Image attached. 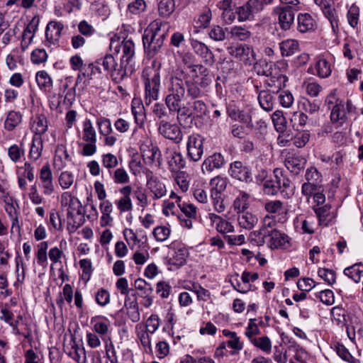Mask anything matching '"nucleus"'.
I'll list each match as a JSON object with an SVG mask.
<instances>
[{
	"label": "nucleus",
	"instance_id": "obj_1",
	"mask_svg": "<svg viewBox=\"0 0 363 363\" xmlns=\"http://www.w3.org/2000/svg\"><path fill=\"white\" fill-rule=\"evenodd\" d=\"M167 26L166 23L155 20L145 30L143 43L149 55H155L163 45L167 35Z\"/></svg>",
	"mask_w": 363,
	"mask_h": 363
},
{
	"label": "nucleus",
	"instance_id": "obj_2",
	"mask_svg": "<svg viewBox=\"0 0 363 363\" xmlns=\"http://www.w3.org/2000/svg\"><path fill=\"white\" fill-rule=\"evenodd\" d=\"M61 206L67 211L68 229L74 232L85 221L84 211L79 200L69 191L60 197Z\"/></svg>",
	"mask_w": 363,
	"mask_h": 363
},
{
	"label": "nucleus",
	"instance_id": "obj_3",
	"mask_svg": "<svg viewBox=\"0 0 363 363\" xmlns=\"http://www.w3.org/2000/svg\"><path fill=\"white\" fill-rule=\"evenodd\" d=\"M161 65L154 60L151 65L145 67L143 71L142 79L145 86V104L150 106L153 101L159 98L160 89Z\"/></svg>",
	"mask_w": 363,
	"mask_h": 363
},
{
	"label": "nucleus",
	"instance_id": "obj_4",
	"mask_svg": "<svg viewBox=\"0 0 363 363\" xmlns=\"http://www.w3.org/2000/svg\"><path fill=\"white\" fill-rule=\"evenodd\" d=\"M274 179H267L263 183V191L265 194L274 196L279 193L284 199L291 198L294 194L295 187L291 180L284 174L281 168L274 169Z\"/></svg>",
	"mask_w": 363,
	"mask_h": 363
},
{
	"label": "nucleus",
	"instance_id": "obj_5",
	"mask_svg": "<svg viewBox=\"0 0 363 363\" xmlns=\"http://www.w3.org/2000/svg\"><path fill=\"white\" fill-rule=\"evenodd\" d=\"M186 74L182 69H177L169 78L167 85V94L165 97V104L169 106L181 104L185 97L186 84L184 80Z\"/></svg>",
	"mask_w": 363,
	"mask_h": 363
},
{
	"label": "nucleus",
	"instance_id": "obj_6",
	"mask_svg": "<svg viewBox=\"0 0 363 363\" xmlns=\"http://www.w3.org/2000/svg\"><path fill=\"white\" fill-rule=\"evenodd\" d=\"M82 140L79 146L82 149L80 154L84 157L91 156L96 152V133L89 119H85L82 123V133H78Z\"/></svg>",
	"mask_w": 363,
	"mask_h": 363
},
{
	"label": "nucleus",
	"instance_id": "obj_7",
	"mask_svg": "<svg viewBox=\"0 0 363 363\" xmlns=\"http://www.w3.org/2000/svg\"><path fill=\"white\" fill-rule=\"evenodd\" d=\"M120 53H121L120 57L121 69L118 70V74L121 75L122 79L127 74V70L131 69V67H128V64L135 53L133 42L131 40H123L115 48V54L118 55Z\"/></svg>",
	"mask_w": 363,
	"mask_h": 363
},
{
	"label": "nucleus",
	"instance_id": "obj_8",
	"mask_svg": "<svg viewBox=\"0 0 363 363\" xmlns=\"http://www.w3.org/2000/svg\"><path fill=\"white\" fill-rule=\"evenodd\" d=\"M228 52L239 59L246 65H251L256 61V54L252 46L246 44H237L227 48Z\"/></svg>",
	"mask_w": 363,
	"mask_h": 363
},
{
	"label": "nucleus",
	"instance_id": "obj_9",
	"mask_svg": "<svg viewBox=\"0 0 363 363\" xmlns=\"http://www.w3.org/2000/svg\"><path fill=\"white\" fill-rule=\"evenodd\" d=\"M188 158L193 162L201 160L203 154V138L198 133L189 135L186 142Z\"/></svg>",
	"mask_w": 363,
	"mask_h": 363
},
{
	"label": "nucleus",
	"instance_id": "obj_10",
	"mask_svg": "<svg viewBox=\"0 0 363 363\" xmlns=\"http://www.w3.org/2000/svg\"><path fill=\"white\" fill-rule=\"evenodd\" d=\"M296 9L291 6H277L273 13L278 16L279 24L282 30H287L294 24Z\"/></svg>",
	"mask_w": 363,
	"mask_h": 363
},
{
	"label": "nucleus",
	"instance_id": "obj_11",
	"mask_svg": "<svg viewBox=\"0 0 363 363\" xmlns=\"http://www.w3.org/2000/svg\"><path fill=\"white\" fill-rule=\"evenodd\" d=\"M158 131L165 138L179 144L183 140L180 128L175 123H170L166 120H161L158 124Z\"/></svg>",
	"mask_w": 363,
	"mask_h": 363
},
{
	"label": "nucleus",
	"instance_id": "obj_12",
	"mask_svg": "<svg viewBox=\"0 0 363 363\" xmlns=\"http://www.w3.org/2000/svg\"><path fill=\"white\" fill-rule=\"evenodd\" d=\"M260 11H262V7L257 0H248L244 5L236 9L239 21L250 20Z\"/></svg>",
	"mask_w": 363,
	"mask_h": 363
},
{
	"label": "nucleus",
	"instance_id": "obj_13",
	"mask_svg": "<svg viewBox=\"0 0 363 363\" xmlns=\"http://www.w3.org/2000/svg\"><path fill=\"white\" fill-rule=\"evenodd\" d=\"M188 68L192 74L194 82L199 84L203 88L208 86L212 81L208 69L202 65H189Z\"/></svg>",
	"mask_w": 363,
	"mask_h": 363
},
{
	"label": "nucleus",
	"instance_id": "obj_14",
	"mask_svg": "<svg viewBox=\"0 0 363 363\" xmlns=\"http://www.w3.org/2000/svg\"><path fill=\"white\" fill-rule=\"evenodd\" d=\"M229 172L230 176L241 182L246 183L251 182L252 181L251 169L245 165L240 161H235L230 164L229 168Z\"/></svg>",
	"mask_w": 363,
	"mask_h": 363
},
{
	"label": "nucleus",
	"instance_id": "obj_15",
	"mask_svg": "<svg viewBox=\"0 0 363 363\" xmlns=\"http://www.w3.org/2000/svg\"><path fill=\"white\" fill-rule=\"evenodd\" d=\"M147 186L154 194V199H158L164 196L167 193L165 185L152 172L146 169Z\"/></svg>",
	"mask_w": 363,
	"mask_h": 363
},
{
	"label": "nucleus",
	"instance_id": "obj_16",
	"mask_svg": "<svg viewBox=\"0 0 363 363\" xmlns=\"http://www.w3.org/2000/svg\"><path fill=\"white\" fill-rule=\"evenodd\" d=\"M288 77L282 74H275L269 76V78L264 80V86L271 88L270 90L273 94L279 93L281 89L286 87Z\"/></svg>",
	"mask_w": 363,
	"mask_h": 363
},
{
	"label": "nucleus",
	"instance_id": "obj_17",
	"mask_svg": "<svg viewBox=\"0 0 363 363\" xmlns=\"http://www.w3.org/2000/svg\"><path fill=\"white\" fill-rule=\"evenodd\" d=\"M141 153L144 162L147 164H152L157 162L158 166L162 164V154L159 147L156 145H145L141 148Z\"/></svg>",
	"mask_w": 363,
	"mask_h": 363
},
{
	"label": "nucleus",
	"instance_id": "obj_18",
	"mask_svg": "<svg viewBox=\"0 0 363 363\" xmlns=\"http://www.w3.org/2000/svg\"><path fill=\"white\" fill-rule=\"evenodd\" d=\"M118 191L121 197L116 202L118 209L121 213L131 211L133 204L130 196L132 192V187L130 185H126L121 188Z\"/></svg>",
	"mask_w": 363,
	"mask_h": 363
},
{
	"label": "nucleus",
	"instance_id": "obj_19",
	"mask_svg": "<svg viewBox=\"0 0 363 363\" xmlns=\"http://www.w3.org/2000/svg\"><path fill=\"white\" fill-rule=\"evenodd\" d=\"M228 116L234 121H238L249 125H252V116L250 112L246 110H241L235 106L227 107Z\"/></svg>",
	"mask_w": 363,
	"mask_h": 363
},
{
	"label": "nucleus",
	"instance_id": "obj_20",
	"mask_svg": "<svg viewBox=\"0 0 363 363\" xmlns=\"http://www.w3.org/2000/svg\"><path fill=\"white\" fill-rule=\"evenodd\" d=\"M306 160L300 156L289 155L284 160V165L294 175H298L304 169Z\"/></svg>",
	"mask_w": 363,
	"mask_h": 363
},
{
	"label": "nucleus",
	"instance_id": "obj_21",
	"mask_svg": "<svg viewBox=\"0 0 363 363\" xmlns=\"http://www.w3.org/2000/svg\"><path fill=\"white\" fill-rule=\"evenodd\" d=\"M191 45L195 53L199 55L205 62L213 63L214 55L207 45L197 40H192Z\"/></svg>",
	"mask_w": 363,
	"mask_h": 363
},
{
	"label": "nucleus",
	"instance_id": "obj_22",
	"mask_svg": "<svg viewBox=\"0 0 363 363\" xmlns=\"http://www.w3.org/2000/svg\"><path fill=\"white\" fill-rule=\"evenodd\" d=\"M63 28L64 25L61 22L55 21L49 22L45 30L47 41L50 44H55L58 41Z\"/></svg>",
	"mask_w": 363,
	"mask_h": 363
},
{
	"label": "nucleus",
	"instance_id": "obj_23",
	"mask_svg": "<svg viewBox=\"0 0 363 363\" xmlns=\"http://www.w3.org/2000/svg\"><path fill=\"white\" fill-rule=\"evenodd\" d=\"M225 164L223 156L220 153H214L208 156L202 164V171L211 172L216 169L221 168Z\"/></svg>",
	"mask_w": 363,
	"mask_h": 363
},
{
	"label": "nucleus",
	"instance_id": "obj_24",
	"mask_svg": "<svg viewBox=\"0 0 363 363\" xmlns=\"http://www.w3.org/2000/svg\"><path fill=\"white\" fill-rule=\"evenodd\" d=\"M288 242V235L278 230L271 231V233L267 235V244L271 249H278Z\"/></svg>",
	"mask_w": 363,
	"mask_h": 363
},
{
	"label": "nucleus",
	"instance_id": "obj_25",
	"mask_svg": "<svg viewBox=\"0 0 363 363\" xmlns=\"http://www.w3.org/2000/svg\"><path fill=\"white\" fill-rule=\"evenodd\" d=\"M70 160V157L64 145H57L55 152L53 164L55 168L60 170L63 169L67 162Z\"/></svg>",
	"mask_w": 363,
	"mask_h": 363
},
{
	"label": "nucleus",
	"instance_id": "obj_26",
	"mask_svg": "<svg viewBox=\"0 0 363 363\" xmlns=\"http://www.w3.org/2000/svg\"><path fill=\"white\" fill-rule=\"evenodd\" d=\"M330 209L331 205L330 204L314 208V211L318 217L320 225L328 226L333 222L335 216L331 213Z\"/></svg>",
	"mask_w": 363,
	"mask_h": 363
},
{
	"label": "nucleus",
	"instance_id": "obj_27",
	"mask_svg": "<svg viewBox=\"0 0 363 363\" xmlns=\"http://www.w3.org/2000/svg\"><path fill=\"white\" fill-rule=\"evenodd\" d=\"M99 132L101 135L106 136V144L108 145H113V137L109 136L112 132L111 121L109 118L100 117L97 120Z\"/></svg>",
	"mask_w": 363,
	"mask_h": 363
},
{
	"label": "nucleus",
	"instance_id": "obj_28",
	"mask_svg": "<svg viewBox=\"0 0 363 363\" xmlns=\"http://www.w3.org/2000/svg\"><path fill=\"white\" fill-rule=\"evenodd\" d=\"M30 126L35 135H40L42 137V135L44 134L48 129V121L45 116L43 114H36L32 117Z\"/></svg>",
	"mask_w": 363,
	"mask_h": 363
},
{
	"label": "nucleus",
	"instance_id": "obj_29",
	"mask_svg": "<svg viewBox=\"0 0 363 363\" xmlns=\"http://www.w3.org/2000/svg\"><path fill=\"white\" fill-rule=\"evenodd\" d=\"M298 30L301 33H306L315 30L316 23L308 13H300L298 16Z\"/></svg>",
	"mask_w": 363,
	"mask_h": 363
},
{
	"label": "nucleus",
	"instance_id": "obj_30",
	"mask_svg": "<svg viewBox=\"0 0 363 363\" xmlns=\"http://www.w3.org/2000/svg\"><path fill=\"white\" fill-rule=\"evenodd\" d=\"M208 217L211 221L216 224V228L220 233L225 235L234 231L233 225L220 216L215 213H209Z\"/></svg>",
	"mask_w": 363,
	"mask_h": 363
},
{
	"label": "nucleus",
	"instance_id": "obj_31",
	"mask_svg": "<svg viewBox=\"0 0 363 363\" xmlns=\"http://www.w3.org/2000/svg\"><path fill=\"white\" fill-rule=\"evenodd\" d=\"M238 221L239 225L246 230H251L258 222L257 217L250 212L244 211L238 213Z\"/></svg>",
	"mask_w": 363,
	"mask_h": 363
},
{
	"label": "nucleus",
	"instance_id": "obj_32",
	"mask_svg": "<svg viewBox=\"0 0 363 363\" xmlns=\"http://www.w3.org/2000/svg\"><path fill=\"white\" fill-rule=\"evenodd\" d=\"M43 149V140L40 135H34L30 145L28 157L33 160H38L42 155Z\"/></svg>",
	"mask_w": 363,
	"mask_h": 363
},
{
	"label": "nucleus",
	"instance_id": "obj_33",
	"mask_svg": "<svg viewBox=\"0 0 363 363\" xmlns=\"http://www.w3.org/2000/svg\"><path fill=\"white\" fill-rule=\"evenodd\" d=\"M323 12L325 16L329 21L333 32L335 34H337L339 33V19L337 13L333 6L329 4H323L322 7Z\"/></svg>",
	"mask_w": 363,
	"mask_h": 363
},
{
	"label": "nucleus",
	"instance_id": "obj_34",
	"mask_svg": "<svg viewBox=\"0 0 363 363\" xmlns=\"http://www.w3.org/2000/svg\"><path fill=\"white\" fill-rule=\"evenodd\" d=\"M279 48L283 57H289L299 51V43L296 40L286 39L279 43Z\"/></svg>",
	"mask_w": 363,
	"mask_h": 363
},
{
	"label": "nucleus",
	"instance_id": "obj_35",
	"mask_svg": "<svg viewBox=\"0 0 363 363\" xmlns=\"http://www.w3.org/2000/svg\"><path fill=\"white\" fill-rule=\"evenodd\" d=\"M258 101L260 106L266 111H271L274 108L275 99L269 90H262L259 92Z\"/></svg>",
	"mask_w": 363,
	"mask_h": 363
},
{
	"label": "nucleus",
	"instance_id": "obj_36",
	"mask_svg": "<svg viewBox=\"0 0 363 363\" xmlns=\"http://www.w3.org/2000/svg\"><path fill=\"white\" fill-rule=\"evenodd\" d=\"M23 116L19 111H11L4 121V128L8 131L14 130L21 122Z\"/></svg>",
	"mask_w": 363,
	"mask_h": 363
},
{
	"label": "nucleus",
	"instance_id": "obj_37",
	"mask_svg": "<svg viewBox=\"0 0 363 363\" xmlns=\"http://www.w3.org/2000/svg\"><path fill=\"white\" fill-rule=\"evenodd\" d=\"M169 113H177V121L182 124L183 121H185L187 118L191 117V111L186 106H182L181 104H176L167 107Z\"/></svg>",
	"mask_w": 363,
	"mask_h": 363
},
{
	"label": "nucleus",
	"instance_id": "obj_38",
	"mask_svg": "<svg viewBox=\"0 0 363 363\" xmlns=\"http://www.w3.org/2000/svg\"><path fill=\"white\" fill-rule=\"evenodd\" d=\"M228 183V180L225 177L218 176L211 179L210 181L211 194L223 195L227 188Z\"/></svg>",
	"mask_w": 363,
	"mask_h": 363
},
{
	"label": "nucleus",
	"instance_id": "obj_39",
	"mask_svg": "<svg viewBox=\"0 0 363 363\" xmlns=\"http://www.w3.org/2000/svg\"><path fill=\"white\" fill-rule=\"evenodd\" d=\"M222 333L225 337L229 338L228 340L226 341V344L229 347L238 352L242 350L243 344L240 342V337L235 332L224 329Z\"/></svg>",
	"mask_w": 363,
	"mask_h": 363
},
{
	"label": "nucleus",
	"instance_id": "obj_40",
	"mask_svg": "<svg viewBox=\"0 0 363 363\" xmlns=\"http://www.w3.org/2000/svg\"><path fill=\"white\" fill-rule=\"evenodd\" d=\"M316 74L320 78L328 77L332 72L331 65L324 58H318L315 64Z\"/></svg>",
	"mask_w": 363,
	"mask_h": 363
},
{
	"label": "nucleus",
	"instance_id": "obj_41",
	"mask_svg": "<svg viewBox=\"0 0 363 363\" xmlns=\"http://www.w3.org/2000/svg\"><path fill=\"white\" fill-rule=\"evenodd\" d=\"M189 255L188 250L183 247L174 250V255L169 259V263L177 267H181L186 263Z\"/></svg>",
	"mask_w": 363,
	"mask_h": 363
},
{
	"label": "nucleus",
	"instance_id": "obj_42",
	"mask_svg": "<svg viewBox=\"0 0 363 363\" xmlns=\"http://www.w3.org/2000/svg\"><path fill=\"white\" fill-rule=\"evenodd\" d=\"M168 163L172 171H178L185 167L186 160L181 152L173 151L170 153Z\"/></svg>",
	"mask_w": 363,
	"mask_h": 363
},
{
	"label": "nucleus",
	"instance_id": "obj_43",
	"mask_svg": "<svg viewBox=\"0 0 363 363\" xmlns=\"http://www.w3.org/2000/svg\"><path fill=\"white\" fill-rule=\"evenodd\" d=\"M344 274L350 277L354 282H359L363 275V264L361 262L356 263L351 267L345 268L344 269Z\"/></svg>",
	"mask_w": 363,
	"mask_h": 363
},
{
	"label": "nucleus",
	"instance_id": "obj_44",
	"mask_svg": "<svg viewBox=\"0 0 363 363\" xmlns=\"http://www.w3.org/2000/svg\"><path fill=\"white\" fill-rule=\"evenodd\" d=\"M330 120L333 123L340 121L341 124L346 121V111L342 102L333 106L330 113Z\"/></svg>",
	"mask_w": 363,
	"mask_h": 363
},
{
	"label": "nucleus",
	"instance_id": "obj_45",
	"mask_svg": "<svg viewBox=\"0 0 363 363\" xmlns=\"http://www.w3.org/2000/svg\"><path fill=\"white\" fill-rule=\"evenodd\" d=\"M250 342L264 354H268L272 352V341L267 336L257 337Z\"/></svg>",
	"mask_w": 363,
	"mask_h": 363
},
{
	"label": "nucleus",
	"instance_id": "obj_46",
	"mask_svg": "<svg viewBox=\"0 0 363 363\" xmlns=\"http://www.w3.org/2000/svg\"><path fill=\"white\" fill-rule=\"evenodd\" d=\"M158 13L162 17H169L175 9L174 0H157Z\"/></svg>",
	"mask_w": 363,
	"mask_h": 363
},
{
	"label": "nucleus",
	"instance_id": "obj_47",
	"mask_svg": "<svg viewBox=\"0 0 363 363\" xmlns=\"http://www.w3.org/2000/svg\"><path fill=\"white\" fill-rule=\"evenodd\" d=\"M250 195L245 192L240 191L233 202L234 210L238 213L246 211L249 208Z\"/></svg>",
	"mask_w": 363,
	"mask_h": 363
},
{
	"label": "nucleus",
	"instance_id": "obj_48",
	"mask_svg": "<svg viewBox=\"0 0 363 363\" xmlns=\"http://www.w3.org/2000/svg\"><path fill=\"white\" fill-rule=\"evenodd\" d=\"M230 38L240 41H245L251 37V32L242 26H233L229 32Z\"/></svg>",
	"mask_w": 363,
	"mask_h": 363
},
{
	"label": "nucleus",
	"instance_id": "obj_49",
	"mask_svg": "<svg viewBox=\"0 0 363 363\" xmlns=\"http://www.w3.org/2000/svg\"><path fill=\"white\" fill-rule=\"evenodd\" d=\"M308 119V118L305 113L294 112L290 121L292 128L297 131H300L306 125Z\"/></svg>",
	"mask_w": 363,
	"mask_h": 363
},
{
	"label": "nucleus",
	"instance_id": "obj_50",
	"mask_svg": "<svg viewBox=\"0 0 363 363\" xmlns=\"http://www.w3.org/2000/svg\"><path fill=\"white\" fill-rule=\"evenodd\" d=\"M37 26L30 23L24 29L22 35L21 47L25 50L33 40Z\"/></svg>",
	"mask_w": 363,
	"mask_h": 363
},
{
	"label": "nucleus",
	"instance_id": "obj_51",
	"mask_svg": "<svg viewBox=\"0 0 363 363\" xmlns=\"http://www.w3.org/2000/svg\"><path fill=\"white\" fill-rule=\"evenodd\" d=\"M255 69L258 75L269 77L272 74L273 64L267 60H260L255 62Z\"/></svg>",
	"mask_w": 363,
	"mask_h": 363
},
{
	"label": "nucleus",
	"instance_id": "obj_52",
	"mask_svg": "<svg viewBox=\"0 0 363 363\" xmlns=\"http://www.w3.org/2000/svg\"><path fill=\"white\" fill-rule=\"evenodd\" d=\"M23 316L19 315L17 317V320L15 322L9 323V325L12 327L13 332L15 335H22L28 340H30L32 339V330L30 326L26 323H24L23 324L26 325L24 333L21 332L18 328L20 321H23Z\"/></svg>",
	"mask_w": 363,
	"mask_h": 363
},
{
	"label": "nucleus",
	"instance_id": "obj_53",
	"mask_svg": "<svg viewBox=\"0 0 363 363\" xmlns=\"http://www.w3.org/2000/svg\"><path fill=\"white\" fill-rule=\"evenodd\" d=\"M35 80L39 87L42 89L50 90L52 86V80L45 71L38 72Z\"/></svg>",
	"mask_w": 363,
	"mask_h": 363
},
{
	"label": "nucleus",
	"instance_id": "obj_54",
	"mask_svg": "<svg viewBox=\"0 0 363 363\" xmlns=\"http://www.w3.org/2000/svg\"><path fill=\"white\" fill-rule=\"evenodd\" d=\"M25 150L23 143L20 145L16 144L12 145L8 149V156L9 159L14 163L18 162L22 157L24 156Z\"/></svg>",
	"mask_w": 363,
	"mask_h": 363
},
{
	"label": "nucleus",
	"instance_id": "obj_55",
	"mask_svg": "<svg viewBox=\"0 0 363 363\" xmlns=\"http://www.w3.org/2000/svg\"><path fill=\"white\" fill-rule=\"evenodd\" d=\"M268 232H266L264 228H261L259 230L251 232L249 235V240L251 242L258 246L263 245L267 243Z\"/></svg>",
	"mask_w": 363,
	"mask_h": 363
},
{
	"label": "nucleus",
	"instance_id": "obj_56",
	"mask_svg": "<svg viewBox=\"0 0 363 363\" xmlns=\"http://www.w3.org/2000/svg\"><path fill=\"white\" fill-rule=\"evenodd\" d=\"M272 120L275 129L280 133H284L286 128V120L284 116L283 112L276 111L272 116Z\"/></svg>",
	"mask_w": 363,
	"mask_h": 363
},
{
	"label": "nucleus",
	"instance_id": "obj_57",
	"mask_svg": "<svg viewBox=\"0 0 363 363\" xmlns=\"http://www.w3.org/2000/svg\"><path fill=\"white\" fill-rule=\"evenodd\" d=\"M257 321V320L255 318L250 319L248 325L245 329V335L250 342H252V340L257 338V335L261 333V330L258 327Z\"/></svg>",
	"mask_w": 363,
	"mask_h": 363
},
{
	"label": "nucleus",
	"instance_id": "obj_58",
	"mask_svg": "<svg viewBox=\"0 0 363 363\" xmlns=\"http://www.w3.org/2000/svg\"><path fill=\"white\" fill-rule=\"evenodd\" d=\"M289 350L294 353V358L300 363H305L308 358L306 350L296 343H291L289 346Z\"/></svg>",
	"mask_w": 363,
	"mask_h": 363
},
{
	"label": "nucleus",
	"instance_id": "obj_59",
	"mask_svg": "<svg viewBox=\"0 0 363 363\" xmlns=\"http://www.w3.org/2000/svg\"><path fill=\"white\" fill-rule=\"evenodd\" d=\"M322 184L304 182L301 186V194L306 198H311L318 191H322Z\"/></svg>",
	"mask_w": 363,
	"mask_h": 363
},
{
	"label": "nucleus",
	"instance_id": "obj_60",
	"mask_svg": "<svg viewBox=\"0 0 363 363\" xmlns=\"http://www.w3.org/2000/svg\"><path fill=\"white\" fill-rule=\"evenodd\" d=\"M74 175L69 171H63L60 173L58 182L63 189H69L74 183Z\"/></svg>",
	"mask_w": 363,
	"mask_h": 363
},
{
	"label": "nucleus",
	"instance_id": "obj_61",
	"mask_svg": "<svg viewBox=\"0 0 363 363\" xmlns=\"http://www.w3.org/2000/svg\"><path fill=\"white\" fill-rule=\"evenodd\" d=\"M304 178L306 182L322 184L323 182L321 173L315 167H310L306 169Z\"/></svg>",
	"mask_w": 363,
	"mask_h": 363
},
{
	"label": "nucleus",
	"instance_id": "obj_62",
	"mask_svg": "<svg viewBox=\"0 0 363 363\" xmlns=\"http://www.w3.org/2000/svg\"><path fill=\"white\" fill-rule=\"evenodd\" d=\"M135 288L140 291L142 296H148L152 294L153 287L151 284L147 282L143 279H137L134 282Z\"/></svg>",
	"mask_w": 363,
	"mask_h": 363
},
{
	"label": "nucleus",
	"instance_id": "obj_63",
	"mask_svg": "<svg viewBox=\"0 0 363 363\" xmlns=\"http://www.w3.org/2000/svg\"><path fill=\"white\" fill-rule=\"evenodd\" d=\"M359 9L357 6L353 4L349 9L347 13V18L349 25L352 28H357L359 24Z\"/></svg>",
	"mask_w": 363,
	"mask_h": 363
},
{
	"label": "nucleus",
	"instance_id": "obj_64",
	"mask_svg": "<svg viewBox=\"0 0 363 363\" xmlns=\"http://www.w3.org/2000/svg\"><path fill=\"white\" fill-rule=\"evenodd\" d=\"M335 350L338 356L343 360L350 363H359V360L353 357L343 345L337 344L335 346Z\"/></svg>",
	"mask_w": 363,
	"mask_h": 363
}]
</instances>
